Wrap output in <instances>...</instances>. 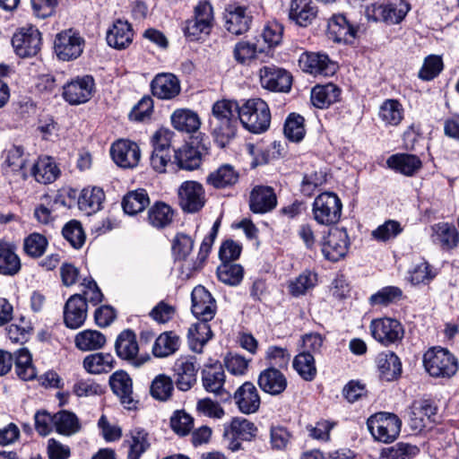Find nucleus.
<instances>
[{"instance_id":"nucleus-34","label":"nucleus","mask_w":459,"mask_h":459,"mask_svg":"<svg viewBox=\"0 0 459 459\" xmlns=\"http://www.w3.org/2000/svg\"><path fill=\"white\" fill-rule=\"evenodd\" d=\"M60 170L50 157L39 158L31 169V175L40 184H50L59 176Z\"/></svg>"},{"instance_id":"nucleus-64","label":"nucleus","mask_w":459,"mask_h":459,"mask_svg":"<svg viewBox=\"0 0 459 459\" xmlns=\"http://www.w3.org/2000/svg\"><path fill=\"white\" fill-rule=\"evenodd\" d=\"M170 426L178 435L186 436L192 430L194 420L185 411H176L170 418Z\"/></svg>"},{"instance_id":"nucleus-53","label":"nucleus","mask_w":459,"mask_h":459,"mask_svg":"<svg viewBox=\"0 0 459 459\" xmlns=\"http://www.w3.org/2000/svg\"><path fill=\"white\" fill-rule=\"evenodd\" d=\"M212 242H213L212 238L206 237L203 240V242L200 246V250H199V253L197 255V259L195 262H185L181 265L182 278H185V279L190 278L195 272L198 271L202 267L204 262L205 261V259L208 256V254L211 250Z\"/></svg>"},{"instance_id":"nucleus-8","label":"nucleus","mask_w":459,"mask_h":459,"mask_svg":"<svg viewBox=\"0 0 459 459\" xmlns=\"http://www.w3.org/2000/svg\"><path fill=\"white\" fill-rule=\"evenodd\" d=\"M369 328L373 338L385 346L402 341L404 335L402 324L398 320L390 317L373 320Z\"/></svg>"},{"instance_id":"nucleus-26","label":"nucleus","mask_w":459,"mask_h":459,"mask_svg":"<svg viewBox=\"0 0 459 459\" xmlns=\"http://www.w3.org/2000/svg\"><path fill=\"white\" fill-rule=\"evenodd\" d=\"M252 22L251 13L244 6H230L225 14V26L229 32L240 35L248 30Z\"/></svg>"},{"instance_id":"nucleus-63","label":"nucleus","mask_w":459,"mask_h":459,"mask_svg":"<svg viewBox=\"0 0 459 459\" xmlns=\"http://www.w3.org/2000/svg\"><path fill=\"white\" fill-rule=\"evenodd\" d=\"M47 238L39 233H32L24 239V251L31 257L41 256L47 248Z\"/></svg>"},{"instance_id":"nucleus-12","label":"nucleus","mask_w":459,"mask_h":459,"mask_svg":"<svg viewBox=\"0 0 459 459\" xmlns=\"http://www.w3.org/2000/svg\"><path fill=\"white\" fill-rule=\"evenodd\" d=\"M16 54L22 57L36 56L41 47V34L35 27L22 28L12 39Z\"/></svg>"},{"instance_id":"nucleus-19","label":"nucleus","mask_w":459,"mask_h":459,"mask_svg":"<svg viewBox=\"0 0 459 459\" xmlns=\"http://www.w3.org/2000/svg\"><path fill=\"white\" fill-rule=\"evenodd\" d=\"M109 385L113 393L119 397L121 403L126 409L135 408L137 401L134 398L133 382L126 372L118 370L113 373L109 378Z\"/></svg>"},{"instance_id":"nucleus-11","label":"nucleus","mask_w":459,"mask_h":459,"mask_svg":"<svg viewBox=\"0 0 459 459\" xmlns=\"http://www.w3.org/2000/svg\"><path fill=\"white\" fill-rule=\"evenodd\" d=\"M94 85V80L90 75L77 77L63 87V97L71 105L86 103L92 97Z\"/></svg>"},{"instance_id":"nucleus-9","label":"nucleus","mask_w":459,"mask_h":459,"mask_svg":"<svg viewBox=\"0 0 459 459\" xmlns=\"http://www.w3.org/2000/svg\"><path fill=\"white\" fill-rule=\"evenodd\" d=\"M178 203L183 211L196 212L205 204V192L203 186L196 181H185L178 190Z\"/></svg>"},{"instance_id":"nucleus-7","label":"nucleus","mask_w":459,"mask_h":459,"mask_svg":"<svg viewBox=\"0 0 459 459\" xmlns=\"http://www.w3.org/2000/svg\"><path fill=\"white\" fill-rule=\"evenodd\" d=\"M410 4L403 0H396L387 4H373L367 6L365 14L368 20L383 22L388 24L400 23L408 12Z\"/></svg>"},{"instance_id":"nucleus-41","label":"nucleus","mask_w":459,"mask_h":459,"mask_svg":"<svg viewBox=\"0 0 459 459\" xmlns=\"http://www.w3.org/2000/svg\"><path fill=\"white\" fill-rule=\"evenodd\" d=\"M105 199L104 192L100 187H86L81 192L78 199L79 208L87 214L98 212Z\"/></svg>"},{"instance_id":"nucleus-46","label":"nucleus","mask_w":459,"mask_h":459,"mask_svg":"<svg viewBox=\"0 0 459 459\" xmlns=\"http://www.w3.org/2000/svg\"><path fill=\"white\" fill-rule=\"evenodd\" d=\"M180 344L179 337L172 332L160 333L156 339L152 352L155 357L164 358L175 353Z\"/></svg>"},{"instance_id":"nucleus-59","label":"nucleus","mask_w":459,"mask_h":459,"mask_svg":"<svg viewBox=\"0 0 459 459\" xmlns=\"http://www.w3.org/2000/svg\"><path fill=\"white\" fill-rule=\"evenodd\" d=\"M4 164L11 169L12 171H21L24 169L27 155L24 149L21 145H12L4 152Z\"/></svg>"},{"instance_id":"nucleus-16","label":"nucleus","mask_w":459,"mask_h":459,"mask_svg":"<svg viewBox=\"0 0 459 459\" xmlns=\"http://www.w3.org/2000/svg\"><path fill=\"white\" fill-rule=\"evenodd\" d=\"M350 246L348 233L344 229L331 230L322 245V253L325 259L337 262L343 258Z\"/></svg>"},{"instance_id":"nucleus-18","label":"nucleus","mask_w":459,"mask_h":459,"mask_svg":"<svg viewBox=\"0 0 459 459\" xmlns=\"http://www.w3.org/2000/svg\"><path fill=\"white\" fill-rule=\"evenodd\" d=\"M301 69L314 75L331 76L336 71V65L328 56L321 53H303L299 60Z\"/></svg>"},{"instance_id":"nucleus-20","label":"nucleus","mask_w":459,"mask_h":459,"mask_svg":"<svg viewBox=\"0 0 459 459\" xmlns=\"http://www.w3.org/2000/svg\"><path fill=\"white\" fill-rule=\"evenodd\" d=\"M238 410L244 414H252L259 410L261 399L259 393L251 382H245L234 394Z\"/></svg>"},{"instance_id":"nucleus-6","label":"nucleus","mask_w":459,"mask_h":459,"mask_svg":"<svg viewBox=\"0 0 459 459\" xmlns=\"http://www.w3.org/2000/svg\"><path fill=\"white\" fill-rule=\"evenodd\" d=\"M257 432L256 426L250 420L236 417L229 424L224 425L223 437L227 447L232 452L242 448V441H250Z\"/></svg>"},{"instance_id":"nucleus-23","label":"nucleus","mask_w":459,"mask_h":459,"mask_svg":"<svg viewBox=\"0 0 459 459\" xmlns=\"http://www.w3.org/2000/svg\"><path fill=\"white\" fill-rule=\"evenodd\" d=\"M152 94L160 100H171L180 92V82L172 74H157L151 83Z\"/></svg>"},{"instance_id":"nucleus-33","label":"nucleus","mask_w":459,"mask_h":459,"mask_svg":"<svg viewBox=\"0 0 459 459\" xmlns=\"http://www.w3.org/2000/svg\"><path fill=\"white\" fill-rule=\"evenodd\" d=\"M389 168L395 171L411 177L421 168V160L414 154L399 153L390 156L386 161Z\"/></svg>"},{"instance_id":"nucleus-45","label":"nucleus","mask_w":459,"mask_h":459,"mask_svg":"<svg viewBox=\"0 0 459 459\" xmlns=\"http://www.w3.org/2000/svg\"><path fill=\"white\" fill-rule=\"evenodd\" d=\"M115 359L110 353H93L83 359V368L91 374L107 373L114 368Z\"/></svg>"},{"instance_id":"nucleus-40","label":"nucleus","mask_w":459,"mask_h":459,"mask_svg":"<svg viewBox=\"0 0 459 459\" xmlns=\"http://www.w3.org/2000/svg\"><path fill=\"white\" fill-rule=\"evenodd\" d=\"M378 117L385 126H396L404 117V108L399 100H385L379 107Z\"/></svg>"},{"instance_id":"nucleus-1","label":"nucleus","mask_w":459,"mask_h":459,"mask_svg":"<svg viewBox=\"0 0 459 459\" xmlns=\"http://www.w3.org/2000/svg\"><path fill=\"white\" fill-rule=\"evenodd\" d=\"M240 107L234 100H221L212 105L211 126L212 135L220 147L235 136L239 120Z\"/></svg>"},{"instance_id":"nucleus-5","label":"nucleus","mask_w":459,"mask_h":459,"mask_svg":"<svg viewBox=\"0 0 459 459\" xmlns=\"http://www.w3.org/2000/svg\"><path fill=\"white\" fill-rule=\"evenodd\" d=\"M372 436L383 443H391L399 436L402 421L393 413L379 412L371 416L367 421Z\"/></svg>"},{"instance_id":"nucleus-62","label":"nucleus","mask_w":459,"mask_h":459,"mask_svg":"<svg viewBox=\"0 0 459 459\" xmlns=\"http://www.w3.org/2000/svg\"><path fill=\"white\" fill-rule=\"evenodd\" d=\"M62 234L74 248L82 247L84 243V232L81 223L77 221L67 222L63 228Z\"/></svg>"},{"instance_id":"nucleus-22","label":"nucleus","mask_w":459,"mask_h":459,"mask_svg":"<svg viewBox=\"0 0 459 459\" xmlns=\"http://www.w3.org/2000/svg\"><path fill=\"white\" fill-rule=\"evenodd\" d=\"M356 33V28L342 14H334L328 22L327 36L334 42L351 43Z\"/></svg>"},{"instance_id":"nucleus-30","label":"nucleus","mask_w":459,"mask_h":459,"mask_svg":"<svg viewBox=\"0 0 459 459\" xmlns=\"http://www.w3.org/2000/svg\"><path fill=\"white\" fill-rule=\"evenodd\" d=\"M437 408L429 400L415 401L411 406L409 422L412 429L422 430L430 418L436 414Z\"/></svg>"},{"instance_id":"nucleus-48","label":"nucleus","mask_w":459,"mask_h":459,"mask_svg":"<svg viewBox=\"0 0 459 459\" xmlns=\"http://www.w3.org/2000/svg\"><path fill=\"white\" fill-rule=\"evenodd\" d=\"M149 204L147 192L144 189H137L125 195L122 206L126 213L134 215L143 212Z\"/></svg>"},{"instance_id":"nucleus-17","label":"nucleus","mask_w":459,"mask_h":459,"mask_svg":"<svg viewBox=\"0 0 459 459\" xmlns=\"http://www.w3.org/2000/svg\"><path fill=\"white\" fill-rule=\"evenodd\" d=\"M199 363L196 357L187 356L178 359L174 367L176 385L183 392L190 390L196 383Z\"/></svg>"},{"instance_id":"nucleus-43","label":"nucleus","mask_w":459,"mask_h":459,"mask_svg":"<svg viewBox=\"0 0 459 459\" xmlns=\"http://www.w3.org/2000/svg\"><path fill=\"white\" fill-rule=\"evenodd\" d=\"M115 348L119 358L126 360L134 359L139 351L135 334L130 330L123 331L117 336Z\"/></svg>"},{"instance_id":"nucleus-44","label":"nucleus","mask_w":459,"mask_h":459,"mask_svg":"<svg viewBox=\"0 0 459 459\" xmlns=\"http://www.w3.org/2000/svg\"><path fill=\"white\" fill-rule=\"evenodd\" d=\"M105 343V335L97 330H83L74 337L75 347L82 351L100 350Z\"/></svg>"},{"instance_id":"nucleus-14","label":"nucleus","mask_w":459,"mask_h":459,"mask_svg":"<svg viewBox=\"0 0 459 459\" xmlns=\"http://www.w3.org/2000/svg\"><path fill=\"white\" fill-rule=\"evenodd\" d=\"M84 40L73 30L62 31L55 39V52L59 59L68 61L77 58L82 52Z\"/></svg>"},{"instance_id":"nucleus-42","label":"nucleus","mask_w":459,"mask_h":459,"mask_svg":"<svg viewBox=\"0 0 459 459\" xmlns=\"http://www.w3.org/2000/svg\"><path fill=\"white\" fill-rule=\"evenodd\" d=\"M209 321H200L192 325L188 329V343L190 349L197 353H201L204 344L212 338V333Z\"/></svg>"},{"instance_id":"nucleus-52","label":"nucleus","mask_w":459,"mask_h":459,"mask_svg":"<svg viewBox=\"0 0 459 459\" xmlns=\"http://www.w3.org/2000/svg\"><path fill=\"white\" fill-rule=\"evenodd\" d=\"M403 298V290L396 286H386L369 297L372 306H388L397 303Z\"/></svg>"},{"instance_id":"nucleus-21","label":"nucleus","mask_w":459,"mask_h":459,"mask_svg":"<svg viewBox=\"0 0 459 459\" xmlns=\"http://www.w3.org/2000/svg\"><path fill=\"white\" fill-rule=\"evenodd\" d=\"M87 317V304L81 293L72 295L64 307V321L71 329L79 328Z\"/></svg>"},{"instance_id":"nucleus-36","label":"nucleus","mask_w":459,"mask_h":459,"mask_svg":"<svg viewBox=\"0 0 459 459\" xmlns=\"http://www.w3.org/2000/svg\"><path fill=\"white\" fill-rule=\"evenodd\" d=\"M341 90L333 83L316 85L311 91V101L318 108H325L339 100Z\"/></svg>"},{"instance_id":"nucleus-29","label":"nucleus","mask_w":459,"mask_h":459,"mask_svg":"<svg viewBox=\"0 0 459 459\" xmlns=\"http://www.w3.org/2000/svg\"><path fill=\"white\" fill-rule=\"evenodd\" d=\"M134 31L130 23L117 20L107 32L108 46L116 49H125L132 43Z\"/></svg>"},{"instance_id":"nucleus-56","label":"nucleus","mask_w":459,"mask_h":459,"mask_svg":"<svg viewBox=\"0 0 459 459\" xmlns=\"http://www.w3.org/2000/svg\"><path fill=\"white\" fill-rule=\"evenodd\" d=\"M173 211L164 203H157L148 212L150 224L155 228H164L172 221Z\"/></svg>"},{"instance_id":"nucleus-15","label":"nucleus","mask_w":459,"mask_h":459,"mask_svg":"<svg viewBox=\"0 0 459 459\" xmlns=\"http://www.w3.org/2000/svg\"><path fill=\"white\" fill-rule=\"evenodd\" d=\"M191 299V311L197 319L211 321L214 317L217 311L216 300L204 286L194 288Z\"/></svg>"},{"instance_id":"nucleus-50","label":"nucleus","mask_w":459,"mask_h":459,"mask_svg":"<svg viewBox=\"0 0 459 459\" xmlns=\"http://www.w3.org/2000/svg\"><path fill=\"white\" fill-rule=\"evenodd\" d=\"M293 367L306 381H312L316 376L315 359L308 351L298 354L293 360Z\"/></svg>"},{"instance_id":"nucleus-39","label":"nucleus","mask_w":459,"mask_h":459,"mask_svg":"<svg viewBox=\"0 0 459 459\" xmlns=\"http://www.w3.org/2000/svg\"><path fill=\"white\" fill-rule=\"evenodd\" d=\"M21 269L19 256L15 253L13 245L0 241V273L14 275Z\"/></svg>"},{"instance_id":"nucleus-32","label":"nucleus","mask_w":459,"mask_h":459,"mask_svg":"<svg viewBox=\"0 0 459 459\" xmlns=\"http://www.w3.org/2000/svg\"><path fill=\"white\" fill-rule=\"evenodd\" d=\"M124 443L128 447L127 459H140L150 447L149 434L141 428H134L126 436Z\"/></svg>"},{"instance_id":"nucleus-55","label":"nucleus","mask_w":459,"mask_h":459,"mask_svg":"<svg viewBox=\"0 0 459 459\" xmlns=\"http://www.w3.org/2000/svg\"><path fill=\"white\" fill-rule=\"evenodd\" d=\"M193 247L194 240L191 238V237L184 233H178L176 235L172 244V251L176 260L180 263V271L181 265L185 262H193L192 260L187 259V256L191 253Z\"/></svg>"},{"instance_id":"nucleus-27","label":"nucleus","mask_w":459,"mask_h":459,"mask_svg":"<svg viewBox=\"0 0 459 459\" xmlns=\"http://www.w3.org/2000/svg\"><path fill=\"white\" fill-rule=\"evenodd\" d=\"M225 372L222 366L215 363L202 370V384L204 390L215 395L228 394L224 389Z\"/></svg>"},{"instance_id":"nucleus-24","label":"nucleus","mask_w":459,"mask_h":459,"mask_svg":"<svg viewBox=\"0 0 459 459\" xmlns=\"http://www.w3.org/2000/svg\"><path fill=\"white\" fill-rule=\"evenodd\" d=\"M276 195L271 186H256L249 197L250 210L255 213H265L275 208Z\"/></svg>"},{"instance_id":"nucleus-60","label":"nucleus","mask_w":459,"mask_h":459,"mask_svg":"<svg viewBox=\"0 0 459 459\" xmlns=\"http://www.w3.org/2000/svg\"><path fill=\"white\" fill-rule=\"evenodd\" d=\"M304 118L296 114H290L285 121L284 134L292 142H299L305 136Z\"/></svg>"},{"instance_id":"nucleus-31","label":"nucleus","mask_w":459,"mask_h":459,"mask_svg":"<svg viewBox=\"0 0 459 459\" xmlns=\"http://www.w3.org/2000/svg\"><path fill=\"white\" fill-rule=\"evenodd\" d=\"M257 382L259 387L271 395L281 394L287 387V378L280 370L274 368L263 370Z\"/></svg>"},{"instance_id":"nucleus-35","label":"nucleus","mask_w":459,"mask_h":459,"mask_svg":"<svg viewBox=\"0 0 459 459\" xmlns=\"http://www.w3.org/2000/svg\"><path fill=\"white\" fill-rule=\"evenodd\" d=\"M170 119L175 129L189 134L196 132L201 126V120L197 113L187 108L175 110Z\"/></svg>"},{"instance_id":"nucleus-54","label":"nucleus","mask_w":459,"mask_h":459,"mask_svg":"<svg viewBox=\"0 0 459 459\" xmlns=\"http://www.w3.org/2000/svg\"><path fill=\"white\" fill-rule=\"evenodd\" d=\"M316 273L310 271H305L293 281H290V293L294 297L304 295L307 291L313 289L316 285Z\"/></svg>"},{"instance_id":"nucleus-10","label":"nucleus","mask_w":459,"mask_h":459,"mask_svg":"<svg viewBox=\"0 0 459 459\" xmlns=\"http://www.w3.org/2000/svg\"><path fill=\"white\" fill-rule=\"evenodd\" d=\"M261 86L271 91L288 92L292 77L285 69L275 65H264L259 70Z\"/></svg>"},{"instance_id":"nucleus-38","label":"nucleus","mask_w":459,"mask_h":459,"mask_svg":"<svg viewBox=\"0 0 459 459\" xmlns=\"http://www.w3.org/2000/svg\"><path fill=\"white\" fill-rule=\"evenodd\" d=\"M239 178L238 172L230 164H223L207 177V183L215 188L234 186Z\"/></svg>"},{"instance_id":"nucleus-58","label":"nucleus","mask_w":459,"mask_h":459,"mask_svg":"<svg viewBox=\"0 0 459 459\" xmlns=\"http://www.w3.org/2000/svg\"><path fill=\"white\" fill-rule=\"evenodd\" d=\"M217 275L221 281L229 285H237L243 278V268L238 264L222 263L217 269Z\"/></svg>"},{"instance_id":"nucleus-28","label":"nucleus","mask_w":459,"mask_h":459,"mask_svg":"<svg viewBox=\"0 0 459 459\" xmlns=\"http://www.w3.org/2000/svg\"><path fill=\"white\" fill-rule=\"evenodd\" d=\"M431 240L441 248L450 250L459 243V232L448 222L436 223L431 227Z\"/></svg>"},{"instance_id":"nucleus-3","label":"nucleus","mask_w":459,"mask_h":459,"mask_svg":"<svg viewBox=\"0 0 459 459\" xmlns=\"http://www.w3.org/2000/svg\"><path fill=\"white\" fill-rule=\"evenodd\" d=\"M239 121L251 133L260 134L266 131L271 122L267 103L261 99L247 100L240 107Z\"/></svg>"},{"instance_id":"nucleus-4","label":"nucleus","mask_w":459,"mask_h":459,"mask_svg":"<svg viewBox=\"0 0 459 459\" xmlns=\"http://www.w3.org/2000/svg\"><path fill=\"white\" fill-rule=\"evenodd\" d=\"M342 208V204L337 195L330 192L322 193L314 200L313 218L318 224L333 225L341 218Z\"/></svg>"},{"instance_id":"nucleus-49","label":"nucleus","mask_w":459,"mask_h":459,"mask_svg":"<svg viewBox=\"0 0 459 459\" xmlns=\"http://www.w3.org/2000/svg\"><path fill=\"white\" fill-rule=\"evenodd\" d=\"M178 166L186 170H194L201 164V154L194 147L184 146L175 152Z\"/></svg>"},{"instance_id":"nucleus-51","label":"nucleus","mask_w":459,"mask_h":459,"mask_svg":"<svg viewBox=\"0 0 459 459\" xmlns=\"http://www.w3.org/2000/svg\"><path fill=\"white\" fill-rule=\"evenodd\" d=\"M173 390L174 385L170 377L160 374L152 380L150 392L154 399L165 402L171 397Z\"/></svg>"},{"instance_id":"nucleus-2","label":"nucleus","mask_w":459,"mask_h":459,"mask_svg":"<svg viewBox=\"0 0 459 459\" xmlns=\"http://www.w3.org/2000/svg\"><path fill=\"white\" fill-rule=\"evenodd\" d=\"M423 366L433 377L450 378L458 370V360L447 349L436 346L424 353Z\"/></svg>"},{"instance_id":"nucleus-37","label":"nucleus","mask_w":459,"mask_h":459,"mask_svg":"<svg viewBox=\"0 0 459 459\" xmlns=\"http://www.w3.org/2000/svg\"><path fill=\"white\" fill-rule=\"evenodd\" d=\"M377 363L381 377L386 381L395 379L402 372V363L394 352L379 353Z\"/></svg>"},{"instance_id":"nucleus-13","label":"nucleus","mask_w":459,"mask_h":459,"mask_svg":"<svg viewBox=\"0 0 459 459\" xmlns=\"http://www.w3.org/2000/svg\"><path fill=\"white\" fill-rule=\"evenodd\" d=\"M110 155L117 166L134 169L141 160V150L136 143L120 139L111 145Z\"/></svg>"},{"instance_id":"nucleus-47","label":"nucleus","mask_w":459,"mask_h":459,"mask_svg":"<svg viewBox=\"0 0 459 459\" xmlns=\"http://www.w3.org/2000/svg\"><path fill=\"white\" fill-rule=\"evenodd\" d=\"M54 427L59 434L71 436L81 429L77 416L71 411H60L54 414Z\"/></svg>"},{"instance_id":"nucleus-61","label":"nucleus","mask_w":459,"mask_h":459,"mask_svg":"<svg viewBox=\"0 0 459 459\" xmlns=\"http://www.w3.org/2000/svg\"><path fill=\"white\" fill-rule=\"evenodd\" d=\"M443 70V61L439 56L429 55L425 57L418 76L422 81H431Z\"/></svg>"},{"instance_id":"nucleus-57","label":"nucleus","mask_w":459,"mask_h":459,"mask_svg":"<svg viewBox=\"0 0 459 459\" xmlns=\"http://www.w3.org/2000/svg\"><path fill=\"white\" fill-rule=\"evenodd\" d=\"M291 433L287 428L277 425L270 429V447L273 451H286L290 445Z\"/></svg>"},{"instance_id":"nucleus-25","label":"nucleus","mask_w":459,"mask_h":459,"mask_svg":"<svg viewBox=\"0 0 459 459\" xmlns=\"http://www.w3.org/2000/svg\"><path fill=\"white\" fill-rule=\"evenodd\" d=\"M317 15V7L312 0H291L289 19L300 27L312 23Z\"/></svg>"}]
</instances>
